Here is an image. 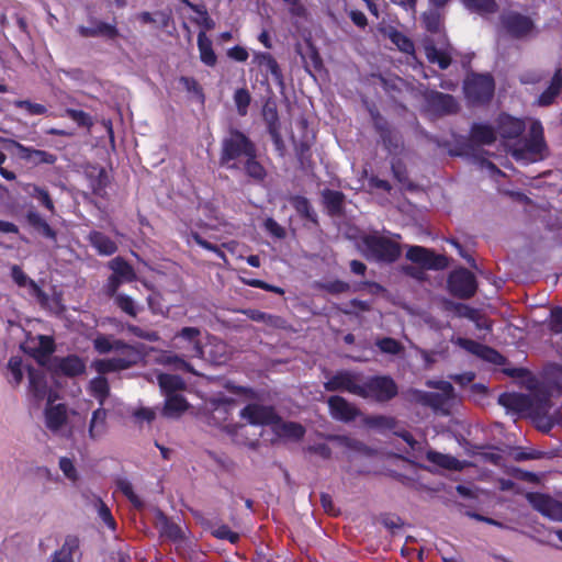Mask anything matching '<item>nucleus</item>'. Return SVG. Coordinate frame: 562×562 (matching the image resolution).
Returning <instances> with one entry per match:
<instances>
[{"label": "nucleus", "instance_id": "obj_30", "mask_svg": "<svg viewBox=\"0 0 562 562\" xmlns=\"http://www.w3.org/2000/svg\"><path fill=\"white\" fill-rule=\"evenodd\" d=\"M15 147L19 149L21 156L35 164H48L53 165L56 161V156L45 150L33 149L25 147L16 142H13Z\"/></svg>", "mask_w": 562, "mask_h": 562}, {"label": "nucleus", "instance_id": "obj_1", "mask_svg": "<svg viewBox=\"0 0 562 562\" xmlns=\"http://www.w3.org/2000/svg\"><path fill=\"white\" fill-rule=\"evenodd\" d=\"M401 235L389 231H373L361 237L360 250L371 261L393 263L402 255Z\"/></svg>", "mask_w": 562, "mask_h": 562}, {"label": "nucleus", "instance_id": "obj_31", "mask_svg": "<svg viewBox=\"0 0 562 562\" xmlns=\"http://www.w3.org/2000/svg\"><path fill=\"white\" fill-rule=\"evenodd\" d=\"M88 392L98 401L99 406L103 407L108 396L110 395V385L108 380L102 375L93 378L89 382Z\"/></svg>", "mask_w": 562, "mask_h": 562}, {"label": "nucleus", "instance_id": "obj_21", "mask_svg": "<svg viewBox=\"0 0 562 562\" xmlns=\"http://www.w3.org/2000/svg\"><path fill=\"white\" fill-rule=\"evenodd\" d=\"M427 100L430 109L439 114H451L458 110V103L450 94L436 91L429 93Z\"/></svg>", "mask_w": 562, "mask_h": 562}, {"label": "nucleus", "instance_id": "obj_7", "mask_svg": "<svg viewBox=\"0 0 562 562\" xmlns=\"http://www.w3.org/2000/svg\"><path fill=\"white\" fill-rule=\"evenodd\" d=\"M464 93L472 103L488 101L494 92V80L490 75H470L464 81Z\"/></svg>", "mask_w": 562, "mask_h": 562}, {"label": "nucleus", "instance_id": "obj_16", "mask_svg": "<svg viewBox=\"0 0 562 562\" xmlns=\"http://www.w3.org/2000/svg\"><path fill=\"white\" fill-rule=\"evenodd\" d=\"M532 507L553 520L562 521V503L543 494H529Z\"/></svg>", "mask_w": 562, "mask_h": 562}, {"label": "nucleus", "instance_id": "obj_62", "mask_svg": "<svg viewBox=\"0 0 562 562\" xmlns=\"http://www.w3.org/2000/svg\"><path fill=\"white\" fill-rule=\"evenodd\" d=\"M393 43L398 47L400 50L406 54H413L414 53V43L406 37L405 35L395 32L392 35Z\"/></svg>", "mask_w": 562, "mask_h": 562}, {"label": "nucleus", "instance_id": "obj_46", "mask_svg": "<svg viewBox=\"0 0 562 562\" xmlns=\"http://www.w3.org/2000/svg\"><path fill=\"white\" fill-rule=\"evenodd\" d=\"M467 8L481 14L494 13L497 4L494 0H462Z\"/></svg>", "mask_w": 562, "mask_h": 562}, {"label": "nucleus", "instance_id": "obj_32", "mask_svg": "<svg viewBox=\"0 0 562 562\" xmlns=\"http://www.w3.org/2000/svg\"><path fill=\"white\" fill-rule=\"evenodd\" d=\"M29 389L34 398L37 401L44 400L48 395V385L44 374L36 370H29Z\"/></svg>", "mask_w": 562, "mask_h": 562}, {"label": "nucleus", "instance_id": "obj_50", "mask_svg": "<svg viewBox=\"0 0 562 562\" xmlns=\"http://www.w3.org/2000/svg\"><path fill=\"white\" fill-rule=\"evenodd\" d=\"M423 23L427 31L438 33L441 27L440 14L436 10L423 13Z\"/></svg>", "mask_w": 562, "mask_h": 562}, {"label": "nucleus", "instance_id": "obj_34", "mask_svg": "<svg viewBox=\"0 0 562 562\" xmlns=\"http://www.w3.org/2000/svg\"><path fill=\"white\" fill-rule=\"evenodd\" d=\"M562 90V74H561V69H557L552 79H551V82H550V86L547 88V90H544L540 97H539V100H538V103L540 105H549L551 104L554 99L560 94Z\"/></svg>", "mask_w": 562, "mask_h": 562}, {"label": "nucleus", "instance_id": "obj_51", "mask_svg": "<svg viewBox=\"0 0 562 562\" xmlns=\"http://www.w3.org/2000/svg\"><path fill=\"white\" fill-rule=\"evenodd\" d=\"M323 195L330 212L338 213L341 210L344 201V194L341 192L326 190Z\"/></svg>", "mask_w": 562, "mask_h": 562}, {"label": "nucleus", "instance_id": "obj_27", "mask_svg": "<svg viewBox=\"0 0 562 562\" xmlns=\"http://www.w3.org/2000/svg\"><path fill=\"white\" fill-rule=\"evenodd\" d=\"M525 128L524 122L508 115H503L498 121V134L504 138H516Z\"/></svg>", "mask_w": 562, "mask_h": 562}, {"label": "nucleus", "instance_id": "obj_56", "mask_svg": "<svg viewBox=\"0 0 562 562\" xmlns=\"http://www.w3.org/2000/svg\"><path fill=\"white\" fill-rule=\"evenodd\" d=\"M211 533L218 539H226L232 543L237 542L239 539V536L233 532L226 525L212 526Z\"/></svg>", "mask_w": 562, "mask_h": 562}, {"label": "nucleus", "instance_id": "obj_37", "mask_svg": "<svg viewBox=\"0 0 562 562\" xmlns=\"http://www.w3.org/2000/svg\"><path fill=\"white\" fill-rule=\"evenodd\" d=\"M198 47L202 63L206 66H214L217 58L212 47V41L203 31L198 34Z\"/></svg>", "mask_w": 562, "mask_h": 562}, {"label": "nucleus", "instance_id": "obj_8", "mask_svg": "<svg viewBox=\"0 0 562 562\" xmlns=\"http://www.w3.org/2000/svg\"><path fill=\"white\" fill-rule=\"evenodd\" d=\"M546 148L543 128L539 121H532L529 127V137L524 148L515 149L514 156L517 159L536 161Z\"/></svg>", "mask_w": 562, "mask_h": 562}, {"label": "nucleus", "instance_id": "obj_15", "mask_svg": "<svg viewBox=\"0 0 562 562\" xmlns=\"http://www.w3.org/2000/svg\"><path fill=\"white\" fill-rule=\"evenodd\" d=\"M375 127L380 131L384 147L391 155H398L403 150L402 137L386 126V122L375 112L371 111Z\"/></svg>", "mask_w": 562, "mask_h": 562}, {"label": "nucleus", "instance_id": "obj_4", "mask_svg": "<svg viewBox=\"0 0 562 562\" xmlns=\"http://www.w3.org/2000/svg\"><path fill=\"white\" fill-rule=\"evenodd\" d=\"M397 394L395 382L389 376H371L361 379L359 396L363 398L385 402Z\"/></svg>", "mask_w": 562, "mask_h": 562}, {"label": "nucleus", "instance_id": "obj_20", "mask_svg": "<svg viewBox=\"0 0 562 562\" xmlns=\"http://www.w3.org/2000/svg\"><path fill=\"white\" fill-rule=\"evenodd\" d=\"M108 431V411L104 407H98L91 414L88 426V436L91 440L101 439Z\"/></svg>", "mask_w": 562, "mask_h": 562}, {"label": "nucleus", "instance_id": "obj_63", "mask_svg": "<svg viewBox=\"0 0 562 562\" xmlns=\"http://www.w3.org/2000/svg\"><path fill=\"white\" fill-rule=\"evenodd\" d=\"M119 487H120L121 492L130 499V502L135 507H142L143 506V502L134 493L133 486H132V484L128 481H120L119 482Z\"/></svg>", "mask_w": 562, "mask_h": 562}, {"label": "nucleus", "instance_id": "obj_57", "mask_svg": "<svg viewBox=\"0 0 562 562\" xmlns=\"http://www.w3.org/2000/svg\"><path fill=\"white\" fill-rule=\"evenodd\" d=\"M58 464L59 469L68 480H70L71 482H76L78 480V472L71 459L67 457H61L59 459Z\"/></svg>", "mask_w": 562, "mask_h": 562}, {"label": "nucleus", "instance_id": "obj_23", "mask_svg": "<svg viewBox=\"0 0 562 562\" xmlns=\"http://www.w3.org/2000/svg\"><path fill=\"white\" fill-rule=\"evenodd\" d=\"M78 32L82 37L104 36L114 38L119 34L115 25L102 21H93L91 26L80 25Z\"/></svg>", "mask_w": 562, "mask_h": 562}, {"label": "nucleus", "instance_id": "obj_60", "mask_svg": "<svg viewBox=\"0 0 562 562\" xmlns=\"http://www.w3.org/2000/svg\"><path fill=\"white\" fill-rule=\"evenodd\" d=\"M10 371V382L19 385L23 380V372L21 368V360L18 358H11L8 363Z\"/></svg>", "mask_w": 562, "mask_h": 562}, {"label": "nucleus", "instance_id": "obj_36", "mask_svg": "<svg viewBox=\"0 0 562 562\" xmlns=\"http://www.w3.org/2000/svg\"><path fill=\"white\" fill-rule=\"evenodd\" d=\"M157 381L160 390L166 396L177 394L176 392L184 389V381L176 374L159 373Z\"/></svg>", "mask_w": 562, "mask_h": 562}, {"label": "nucleus", "instance_id": "obj_24", "mask_svg": "<svg viewBox=\"0 0 562 562\" xmlns=\"http://www.w3.org/2000/svg\"><path fill=\"white\" fill-rule=\"evenodd\" d=\"M278 437L290 439V440H299L305 434V428L294 422H284L280 417H278L274 423V427L272 429Z\"/></svg>", "mask_w": 562, "mask_h": 562}, {"label": "nucleus", "instance_id": "obj_11", "mask_svg": "<svg viewBox=\"0 0 562 562\" xmlns=\"http://www.w3.org/2000/svg\"><path fill=\"white\" fill-rule=\"evenodd\" d=\"M406 258L413 262L419 263L426 269L439 270L448 266V260L445 256L435 255L432 251L422 246H409Z\"/></svg>", "mask_w": 562, "mask_h": 562}, {"label": "nucleus", "instance_id": "obj_44", "mask_svg": "<svg viewBox=\"0 0 562 562\" xmlns=\"http://www.w3.org/2000/svg\"><path fill=\"white\" fill-rule=\"evenodd\" d=\"M11 276L19 286H29L32 293L36 295L41 293L38 285L32 279H30L19 266H12Z\"/></svg>", "mask_w": 562, "mask_h": 562}, {"label": "nucleus", "instance_id": "obj_28", "mask_svg": "<svg viewBox=\"0 0 562 562\" xmlns=\"http://www.w3.org/2000/svg\"><path fill=\"white\" fill-rule=\"evenodd\" d=\"M93 347L99 353H108L114 351L116 353L124 352L125 348H132L119 339L110 336L99 335L93 339Z\"/></svg>", "mask_w": 562, "mask_h": 562}, {"label": "nucleus", "instance_id": "obj_14", "mask_svg": "<svg viewBox=\"0 0 562 562\" xmlns=\"http://www.w3.org/2000/svg\"><path fill=\"white\" fill-rule=\"evenodd\" d=\"M45 425L52 432H59L67 424L68 411L65 404H54L52 395H48V403L44 411Z\"/></svg>", "mask_w": 562, "mask_h": 562}, {"label": "nucleus", "instance_id": "obj_9", "mask_svg": "<svg viewBox=\"0 0 562 562\" xmlns=\"http://www.w3.org/2000/svg\"><path fill=\"white\" fill-rule=\"evenodd\" d=\"M138 353L134 348H125L124 352L109 359H100L93 362L95 371L103 376L105 373L121 371L136 363Z\"/></svg>", "mask_w": 562, "mask_h": 562}, {"label": "nucleus", "instance_id": "obj_47", "mask_svg": "<svg viewBox=\"0 0 562 562\" xmlns=\"http://www.w3.org/2000/svg\"><path fill=\"white\" fill-rule=\"evenodd\" d=\"M210 359L216 363L222 364L228 359L227 346L222 340H214L211 344Z\"/></svg>", "mask_w": 562, "mask_h": 562}, {"label": "nucleus", "instance_id": "obj_48", "mask_svg": "<svg viewBox=\"0 0 562 562\" xmlns=\"http://www.w3.org/2000/svg\"><path fill=\"white\" fill-rule=\"evenodd\" d=\"M65 115L71 119L78 126L90 128L93 125V119L87 112L75 109H66Z\"/></svg>", "mask_w": 562, "mask_h": 562}, {"label": "nucleus", "instance_id": "obj_38", "mask_svg": "<svg viewBox=\"0 0 562 562\" xmlns=\"http://www.w3.org/2000/svg\"><path fill=\"white\" fill-rule=\"evenodd\" d=\"M471 139L475 144L490 145L496 139V133L486 124H474L471 128Z\"/></svg>", "mask_w": 562, "mask_h": 562}, {"label": "nucleus", "instance_id": "obj_35", "mask_svg": "<svg viewBox=\"0 0 562 562\" xmlns=\"http://www.w3.org/2000/svg\"><path fill=\"white\" fill-rule=\"evenodd\" d=\"M109 267L123 282H132L136 279V273L133 267L121 257H116L109 262Z\"/></svg>", "mask_w": 562, "mask_h": 562}, {"label": "nucleus", "instance_id": "obj_42", "mask_svg": "<svg viewBox=\"0 0 562 562\" xmlns=\"http://www.w3.org/2000/svg\"><path fill=\"white\" fill-rule=\"evenodd\" d=\"M26 218L30 225L36 228L42 235L50 239L56 238L55 231L37 212H29Z\"/></svg>", "mask_w": 562, "mask_h": 562}, {"label": "nucleus", "instance_id": "obj_17", "mask_svg": "<svg viewBox=\"0 0 562 562\" xmlns=\"http://www.w3.org/2000/svg\"><path fill=\"white\" fill-rule=\"evenodd\" d=\"M52 368L56 374L77 376L85 372L86 364L78 356L55 357L52 360Z\"/></svg>", "mask_w": 562, "mask_h": 562}, {"label": "nucleus", "instance_id": "obj_64", "mask_svg": "<svg viewBox=\"0 0 562 562\" xmlns=\"http://www.w3.org/2000/svg\"><path fill=\"white\" fill-rule=\"evenodd\" d=\"M127 330L131 334H133L134 336H136L138 338H142V339H145L147 341H157V340H159L158 333H156L154 330H147V329L140 328L138 326H134V325H128L127 326Z\"/></svg>", "mask_w": 562, "mask_h": 562}, {"label": "nucleus", "instance_id": "obj_10", "mask_svg": "<svg viewBox=\"0 0 562 562\" xmlns=\"http://www.w3.org/2000/svg\"><path fill=\"white\" fill-rule=\"evenodd\" d=\"M451 293L461 299H469L476 291V281L474 274L467 269L453 271L448 280Z\"/></svg>", "mask_w": 562, "mask_h": 562}, {"label": "nucleus", "instance_id": "obj_54", "mask_svg": "<svg viewBox=\"0 0 562 562\" xmlns=\"http://www.w3.org/2000/svg\"><path fill=\"white\" fill-rule=\"evenodd\" d=\"M547 324L551 333L562 334V307L555 306L551 310Z\"/></svg>", "mask_w": 562, "mask_h": 562}, {"label": "nucleus", "instance_id": "obj_45", "mask_svg": "<svg viewBox=\"0 0 562 562\" xmlns=\"http://www.w3.org/2000/svg\"><path fill=\"white\" fill-rule=\"evenodd\" d=\"M445 308L447 311L453 312L459 317H464L470 321H476V314L479 313L476 310H474L465 304L456 303L452 301H446Z\"/></svg>", "mask_w": 562, "mask_h": 562}, {"label": "nucleus", "instance_id": "obj_19", "mask_svg": "<svg viewBox=\"0 0 562 562\" xmlns=\"http://www.w3.org/2000/svg\"><path fill=\"white\" fill-rule=\"evenodd\" d=\"M454 342L467 351L476 355L490 362L501 363L503 360L502 355H499L497 351L474 340L459 337L454 340Z\"/></svg>", "mask_w": 562, "mask_h": 562}, {"label": "nucleus", "instance_id": "obj_61", "mask_svg": "<svg viewBox=\"0 0 562 562\" xmlns=\"http://www.w3.org/2000/svg\"><path fill=\"white\" fill-rule=\"evenodd\" d=\"M179 81L188 92L193 93L201 102H203L204 95L195 79L191 77H181Z\"/></svg>", "mask_w": 562, "mask_h": 562}, {"label": "nucleus", "instance_id": "obj_39", "mask_svg": "<svg viewBox=\"0 0 562 562\" xmlns=\"http://www.w3.org/2000/svg\"><path fill=\"white\" fill-rule=\"evenodd\" d=\"M255 61L258 64L267 72H270L271 76L277 80H282V74L279 68L277 60L268 53H257L255 55Z\"/></svg>", "mask_w": 562, "mask_h": 562}, {"label": "nucleus", "instance_id": "obj_41", "mask_svg": "<svg viewBox=\"0 0 562 562\" xmlns=\"http://www.w3.org/2000/svg\"><path fill=\"white\" fill-rule=\"evenodd\" d=\"M245 172L256 181H261L266 177V170L262 165L257 160V149L252 151L251 156L244 159Z\"/></svg>", "mask_w": 562, "mask_h": 562}, {"label": "nucleus", "instance_id": "obj_22", "mask_svg": "<svg viewBox=\"0 0 562 562\" xmlns=\"http://www.w3.org/2000/svg\"><path fill=\"white\" fill-rule=\"evenodd\" d=\"M328 406L330 414L334 418L339 420H351L356 416V409L341 396H330L328 398Z\"/></svg>", "mask_w": 562, "mask_h": 562}, {"label": "nucleus", "instance_id": "obj_59", "mask_svg": "<svg viewBox=\"0 0 562 562\" xmlns=\"http://www.w3.org/2000/svg\"><path fill=\"white\" fill-rule=\"evenodd\" d=\"M376 346L384 353L397 355L402 350L401 344L393 338H383L376 341Z\"/></svg>", "mask_w": 562, "mask_h": 562}, {"label": "nucleus", "instance_id": "obj_58", "mask_svg": "<svg viewBox=\"0 0 562 562\" xmlns=\"http://www.w3.org/2000/svg\"><path fill=\"white\" fill-rule=\"evenodd\" d=\"M164 363L173 366L176 369L184 370L193 374H196L192 366L189 362H187L181 356L168 355L164 358Z\"/></svg>", "mask_w": 562, "mask_h": 562}, {"label": "nucleus", "instance_id": "obj_13", "mask_svg": "<svg viewBox=\"0 0 562 562\" xmlns=\"http://www.w3.org/2000/svg\"><path fill=\"white\" fill-rule=\"evenodd\" d=\"M360 376L349 371H341L331 376L325 384V389L330 392L347 391L359 396Z\"/></svg>", "mask_w": 562, "mask_h": 562}, {"label": "nucleus", "instance_id": "obj_6", "mask_svg": "<svg viewBox=\"0 0 562 562\" xmlns=\"http://www.w3.org/2000/svg\"><path fill=\"white\" fill-rule=\"evenodd\" d=\"M172 347L184 352L188 358L204 357L201 330L198 327H183L172 338Z\"/></svg>", "mask_w": 562, "mask_h": 562}, {"label": "nucleus", "instance_id": "obj_5", "mask_svg": "<svg viewBox=\"0 0 562 562\" xmlns=\"http://www.w3.org/2000/svg\"><path fill=\"white\" fill-rule=\"evenodd\" d=\"M502 25L506 32L514 38L528 40L538 34L535 21L519 12H507L501 16Z\"/></svg>", "mask_w": 562, "mask_h": 562}, {"label": "nucleus", "instance_id": "obj_49", "mask_svg": "<svg viewBox=\"0 0 562 562\" xmlns=\"http://www.w3.org/2000/svg\"><path fill=\"white\" fill-rule=\"evenodd\" d=\"M418 400L422 403L434 407L435 409H439V408L443 407L447 404V402L449 401L448 398H446L443 395H441L439 393H423V392L418 393Z\"/></svg>", "mask_w": 562, "mask_h": 562}, {"label": "nucleus", "instance_id": "obj_26", "mask_svg": "<svg viewBox=\"0 0 562 562\" xmlns=\"http://www.w3.org/2000/svg\"><path fill=\"white\" fill-rule=\"evenodd\" d=\"M425 54L429 63L438 64L441 69H446L451 64L452 48H437L432 43L425 44Z\"/></svg>", "mask_w": 562, "mask_h": 562}, {"label": "nucleus", "instance_id": "obj_18", "mask_svg": "<svg viewBox=\"0 0 562 562\" xmlns=\"http://www.w3.org/2000/svg\"><path fill=\"white\" fill-rule=\"evenodd\" d=\"M81 555L77 536H66L61 547L50 555V562H76Z\"/></svg>", "mask_w": 562, "mask_h": 562}, {"label": "nucleus", "instance_id": "obj_2", "mask_svg": "<svg viewBox=\"0 0 562 562\" xmlns=\"http://www.w3.org/2000/svg\"><path fill=\"white\" fill-rule=\"evenodd\" d=\"M255 144L241 132L231 130L222 140L220 164L227 169H239V161L251 156Z\"/></svg>", "mask_w": 562, "mask_h": 562}, {"label": "nucleus", "instance_id": "obj_40", "mask_svg": "<svg viewBox=\"0 0 562 562\" xmlns=\"http://www.w3.org/2000/svg\"><path fill=\"white\" fill-rule=\"evenodd\" d=\"M426 458L429 462L439 465L443 469L448 470H460L461 469V462L456 459L454 457H451L449 454H443L436 451H427Z\"/></svg>", "mask_w": 562, "mask_h": 562}, {"label": "nucleus", "instance_id": "obj_33", "mask_svg": "<svg viewBox=\"0 0 562 562\" xmlns=\"http://www.w3.org/2000/svg\"><path fill=\"white\" fill-rule=\"evenodd\" d=\"M89 241L102 256L113 255L117 249L115 241L100 232H91L89 234Z\"/></svg>", "mask_w": 562, "mask_h": 562}, {"label": "nucleus", "instance_id": "obj_25", "mask_svg": "<svg viewBox=\"0 0 562 562\" xmlns=\"http://www.w3.org/2000/svg\"><path fill=\"white\" fill-rule=\"evenodd\" d=\"M544 382L547 390H539L548 395L549 401L554 392L562 393V367L558 364L549 366L544 371Z\"/></svg>", "mask_w": 562, "mask_h": 562}, {"label": "nucleus", "instance_id": "obj_53", "mask_svg": "<svg viewBox=\"0 0 562 562\" xmlns=\"http://www.w3.org/2000/svg\"><path fill=\"white\" fill-rule=\"evenodd\" d=\"M234 101L239 115H246L250 103V94L246 89H237L234 94Z\"/></svg>", "mask_w": 562, "mask_h": 562}, {"label": "nucleus", "instance_id": "obj_43", "mask_svg": "<svg viewBox=\"0 0 562 562\" xmlns=\"http://www.w3.org/2000/svg\"><path fill=\"white\" fill-rule=\"evenodd\" d=\"M23 190L31 196L41 201V203L50 212H54V203L49 196L47 190L40 188L35 184L25 183L22 184Z\"/></svg>", "mask_w": 562, "mask_h": 562}, {"label": "nucleus", "instance_id": "obj_12", "mask_svg": "<svg viewBox=\"0 0 562 562\" xmlns=\"http://www.w3.org/2000/svg\"><path fill=\"white\" fill-rule=\"evenodd\" d=\"M240 416L251 425H270L272 428L279 417L272 407L259 404L247 405Z\"/></svg>", "mask_w": 562, "mask_h": 562}, {"label": "nucleus", "instance_id": "obj_55", "mask_svg": "<svg viewBox=\"0 0 562 562\" xmlns=\"http://www.w3.org/2000/svg\"><path fill=\"white\" fill-rule=\"evenodd\" d=\"M115 303L126 314L134 317L137 315L138 308L131 296L122 293L117 294L115 295Z\"/></svg>", "mask_w": 562, "mask_h": 562}, {"label": "nucleus", "instance_id": "obj_29", "mask_svg": "<svg viewBox=\"0 0 562 562\" xmlns=\"http://www.w3.org/2000/svg\"><path fill=\"white\" fill-rule=\"evenodd\" d=\"M188 407L189 404L182 395H168L166 396L162 414L169 418H178L188 409Z\"/></svg>", "mask_w": 562, "mask_h": 562}, {"label": "nucleus", "instance_id": "obj_52", "mask_svg": "<svg viewBox=\"0 0 562 562\" xmlns=\"http://www.w3.org/2000/svg\"><path fill=\"white\" fill-rule=\"evenodd\" d=\"M94 506L97 508L100 519L104 522V525L110 529L114 530L116 528V522L109 507L100 498H95Z\"/></svg>", "mask_w": 562, "mask_h": 562}, {"label": "nucleus", "instance_id": "obj_3", "mask_svg": "<svg viewBox=\"0 0 562 562\" xmlns=\"http://www.w3.org/2000/svg\"><path fill=\"white\" fill-rule=\"evenodd\" d=\"M498 403L516 412L531 409L537 414H546L550 407L548 395L540 390L535 391L530 396L517 393H503L498 397Z\"/></svg>", "mask_w": 562, "mask_h": 562}]
</instances>
